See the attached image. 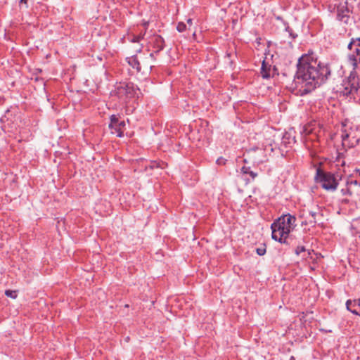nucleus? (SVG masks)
<instances>
[{
    "label": "nucleus",
    "instance_id": "nucleus-1",
    "mask_svg": "<svg viewBox=\"0 0 360 360\" xmlns=\"http://www.w3.org/2000/svg\"><path fill=\"white\" fill-rule=\"evenodd\" d=\"M330 76V65L319 61L313 52H309L298 60L294 82L302 94H307L325 84Z\"/></svg>",
    "mask_w": 360,
    "mask_h": 360
},
{
    "label": "nucleus",
    "instance_id": "nucleus-2",
    "mask_svg": "<svg viewBox=\"0 0 360 360\" xmlns=\"http://www.w3.org/2000/svg\"><path fill=\"white\" fill-rule=\"evenodd\" d=\"M340 138L342 140V148L337 149V158L344 155V152L347 148L355 147L360 141V129L359 126L345 120L341 124Z\"/></svg>",
    "mask_w": 360,
    "mask_h": 360
},
{
    "label": "nucleus",
    "instance_id": "nucleus-3",
    "mask_svg": "<svg viewBox=\"0 0 360 360\" xmlns=\"http://www.w3.org/2000/svg\"><path fill=\"white\" fill-rule=\"evenodd\" d=\"M295 221V217L290 214L280 217L271 225L272 238L281 243H287V238L294 229Z\"/></svg>",
    "mask_w": 360,
    "mask_h": 360
},
{
    "label": "nucleus",
    "instance_id": "nucleus-4",
    "mask_svg": "<svg viewBox=\"0 0 360 360\" xmlns=\"http://www.w3.org/2000/svg\"><path fill=\"white\" fill-rule=\"evenodd\" d=\"M314 181L320 184L321 187L327 191H334L338 186V181L335 175L330 172H325L320 167L316 168Z\"/></svg>",
    "mask_w": 360,
    "mask_h": 360
},
{
    "label": "nucleus",
    "instance_id": "nucleus-5",
    "mask_svg": "<svg viewBox=\"0 0 360 360\" xmlns=\"http://www.w3.org/2000/svg\"><path fill=\"white\" fill-rule=\"evenodd\" d=\"M340 89V91L344 96L354 95L360 89V78L357 76L356 70H353L347 81H345Z\"/></svg>",
    "mask_w": 360,
    "mask_h": 360
},
{
    "label": "nucleus",
    "instance_id": "nucleus-6",
    "mask_svg": "<svg viewBox=\"0 0 360 360\" xmlns=\"http://www.w3.org/2000/svg\"><path fill=\"white\" fill-rule=\"evenodd\" d=\"M302 133L304 136H309V139L314 141H319L324 135L325 131L321 124L314 120L304 126Z\"/></svg>",
    "mask_w": 360,
    "mask_h": 360
},
{
    "label": "nucleus",
    "instance_id": "nucleus-7",
    "mask_svg": "<svg viewBox=\"0 0 360 360\" xmlns=\"http://www.w3.org/2000/svg\"><path fill=\"white\" fill-rule=\"evenodd\" d=\"M336 8V19L345 25L351 24L353 21V18L351 17L352 9L349 8L348 2L346 1L339 4Z\"/></svg>",
    "mask_w": 360,
    "mask_h": 360
},
{
    "label": "nucleus",
    "instance_id": "nucleus-8",
    "mask_svg": "<svg viewBox=\"0 0 360 360\" xmlns=\"http://www.w3.org/2000/svg\"><path fill=\"white\" fill-rule=\"evenodd\" d=\"M117 93L119 96H126L127 98L139 97L141 94L140 89L132 82L121 83L117 87Z\"/></svg>",
    "mask_w": 360,
    "mask_h": 360
},
{
    "label": "nucleus",
    "instance_id": "nucleus-9",
    "mask_svg": "<svg viewBox=\"0 0 360 360\" xmlns=\"http://www.w3.org/2000/svg\"><path fill=\"white\" fill-rule=\"evenodd\" d=\"M347 49L351 51L347 56L348 60L352 69L355 70L360 64V45L354 40V38H352Z\"/></svg>",
    "mask_w": 360,
    "mask_h": 360
},
{
    "label": "nucleus",
    "instance_id": "nucleus-10",
    "mask_svg": "<svg viewBox=\"0 0 360 360\" xmlns=\"http://www.w3.org/2000/svg\"><path fill=\"white\" fill-rule=\"evenodd\" d=\"M125 125V122L124 120L120 121L117 115H112L110 116L109 128L111 129L112 134H116L118 137L123 136Z\"/></svg>",
    "mask_w": 360,
    "mask_h": 360
},
{
    "label": "nucleus",
    "instance_id": "nucleus-11",
    "mask_svg": "<svg viewBox=\"0 0 360 360\" xmlns=\"http://www.w3.org/2000/svg\"><path fill=\"white\" fill-rule=\"evenodd\" d=\"M252 150L259 151V153H258V155H259V156H264V157L277 156V157H278L279 155H281V156H284V155L283 153H281L280 148H277L276 146H274L271 143L265 146V147L264 148L257 147L255 148H252Z\"/></svg>",
    "mask_w": 360,
    "mask_h": 360
},
{
    "label": "nucleus",
    "instance_id": "nucleus-12",
    "mask_svg": "<svg viewBox=\"0 0 360 360\" xmlns=\"http://www.w3.org/2000/svg\"><path fill=\"white\" fill-rule=\"evenodd\" d=\"M153 47L155 51L150 53V57L154 58V53H159L165 47V40L160 35H155L152 39Z\"/></svg>",
    "mask_w": 360,
    "mask_h": 360
},
{
    "label": "nucleus",
    "instance_id": "nucleus-13",
    "mask_svg": "<svg viewBox=\"0 0 360 360\" xmlns=\"http://www.w3.org/2000/svg\"><path fill=\"white\" fill-rule=\"evenodd\" d=\"M347 309L352 314L360 316V298L358 300H348L346 302Z\"/></svg>",
    "mask_w": 360,
    "mask_h": 360
},
{
    "label": "nucleus",
    "instance_id": "nucleus-14",
    "mask_svg": "<svg viewBox=\"0 0 360 360\" xmlns=\"http://www.w3.org/2000/svg\"><path fill=\"white\" fill-rule=\"evenodd\" d=\"M277 71V69L274 66L272 69V76L275 74V72ZM271 65L269 64L266 60H263L262 67H261V75L263 78L268 79L271 76Z\"/></svg>",
    "mask_w": 360,
    "mask_h": 360
},
{
    "label": "nucleus",
    "instance_id": "nucleus-15",
    "mask_svg": "<svg viewBox=\"0 0 360 360\" xmlns=\"http://www.w3.org/2000/svg\"><path fill=\"white\" fill-rule=\"evenodd\" d=\"M129 65L136 70L137 72H141V66L139 60H138L136 56H133L131 57L127 58Z\"/></svg>",
    "mask_w": 360,
    "mask_h": 360
},
{
    "label": "nucleus",
    "instance_id": "nucleus-16",
    "mask_svg": "<svg viewBox=\"0 0 360 360\" xmlns=\"http://www.w3.org/2000/svg\"><path fill=\"white\" fill-rule=\"evenodd\" d=\"M310 218L309 219V223L310 224L315 225L319 223V221L320 220V218L322 217V214L318 211H310L309 212Z\"/></svg>",
    "mask_w": 360,
    "mask_h": 360
},
{
    "label": "nucleus",
    "instance_id": "nucleus-17",
    "mask_svg": "<svg viewBox=\"0 0 360 360\" xmlns=\"http://www.w3.org/2000/svg\"><path fill=\"white\" fill-rule=\"evenodd\" d=\"M306 248H304V246H302V245H300V246H297L295 249V254L297 255H302V258H306L307 257V254H306Z\"/></svg>",
    "mask_w": 360,
    "mask_h": 360
},
{
    "label": "nucleus",
    "instance_id": "nucleus-18",
    "mask_svg": "<svg viewBox=\"0 0 360 360\" xmlns=\"http://www.w3.org/2000/svg\"><path fill=\"white\" fill-rule=\"evenodd\" d=\"M241 172L243 174H249L252 179H255L257 176V174L252 171L250 167H247L245 165L241 168Z\"/></svg>",
    "mask_w": 360,
    "mask_h": 360
},
{
    "label": "nucleus",
    "instance_id": "nucleus-19",
    "mask_svg": "<svg viewBox=\"0 0 360 360\" xmlns=\"http://www.w3.org/2000/svg\"><path fill=\"white\" fill-rule=\"evenodd\" d=\"M5 295L11 297L12 299H15L18 297V291L17 290H6L5 291Z\"/></svg>",
    "mask_w": 360,
    "mask_h": 360
},
{
    "label": "nucleus",
    "instance_id": "nucleus-20",
    "mask_svg": "<svg viewBox=\"0 0 360 360\" xmlns=\"http://www.w3.org/2000/svg\"><path fill=\"white\" fill-rule=\"evenodd\" d=\"M165 162L163 161H159V162H157L156 160L155 161H153L151 162V164L150 165V167L151 169L154 168V167H164L165 166Z\"/></svg>",
    "mask_w": 360,
    "mask_h": 360
},
{
    "label": "nucleus",
    "instance_id": "nucleus-21",
    "mask_svg": "<svg viewBox=\"0 0 360 360\" xmlns=\"http://www.w3.org/2000/svg\"><path fill=\"white\" fill-rule=\"evenodd\" d=\"M176 30L179 32H183L186 30V25L182 22H179L176 26Z\"/></svg>",
    "mask_w": 360,
    "mask_h": 360
},
{
    "label": "nucleus",
    "instance_id": "nucleus-22",
    "mask_svg": "<svg viewBox=\"0 0 360 360\" xmlns=\"http://www.w3.org/2000/svg\"><path fill=\"white\" fill-rule=\"evenodd\" d=\"M256 252L259 255L262 256L266 253V248H257Z\"/></svg>",
    "mask_w": 360,
    "mask_h": 360
},
{
    "label": "nucleus",
    "instance_id": "nucleus-23",
    "mask_svg": "<svg viewBox=\"0 0 360 360\" xmlns=\"http://www.w3.org/2000/svg\"><path fill=\"white\" fill-rule=\"evenodd\" d=\"M141 39H143V35L139 34L137 36H134L131 41L132 42H139Z\"/></svg>",
    "mask_w": 360,
    "mask_h": 360
},
{
    "label": "nucleus",
    "instance_id": "nucleus-24",
    "mask_svg": "<svg viewBox=\"0 0 360 360\" xmlns=\"http://www.w3.org/2000/svg\"><path fill=\"white\" fill-rule=\"evenodd\" d=\"M225 160V159H217L216 163L217 165H224Z\"/></svg>",
    "mask_w": 360,
    "mask_h": 360
},
{
    "label": "nucleus",
    "instance_id": "nucleus-25",
    "mask_svg": "<svg viewBox=\"0 0 360 360\" xmlns=\"http://www.w3.org/2000/svg\"><path fill=\"white\" fill-rule=\"evenodd\" d=\"M283 139H288V143H290V133H285V135L283 136Z\"/></svg>",
    "mask_w": 360,
    "mask_h": 360
},
{
    "label": "nucleus",
    "instance_id": "nucleus-26",
    "mask_svg": "<svg viewBox=\"0 0 360 360\" xmlns=\"http://www.w3.org/2000/svg\"><path fill=\"white\" fill-rule=\"evenodd\" d=\"M231 55H232L231 52L227 51L226 53V57H227L228 58H230L231 57Z\"/></svg>",
    "mask_w": 360,
    "mask_h": 360
},
{
    "label": "nucleus",
    "instance_id": "nucleus-27",
    "mask_svg": "<svg viewBox=\"0 0 360 360\" xmlns=\"http://www.w3.org/2000/svg\"><path fill=\"white\" fill-rule=\"evenodd\" d=\"M354 40L360 45V37L354 38Z\"/></svg>",
    "mask_w": 360,
    "mask_h": 360
},
{
    "label": "nucleus",
    "instance_id": "nucleus-28",
    "mask_svg": "<svg viewBox=\"0 0 360 360\" xmlns=\"http://www.w3.org/2000/svg\"><path fill=\"white\" fill-rule=\"evenodd\" d=\"M290 35L292 37V39H295L297 37V34H294L292 32H290Z\"/></svg>",
    "mask_w": 360,
    "mask_h": 360
},
{
    "label": "nucleus",
    "instance_id": "nucleus-29",
    "mask_svg": "<svg viewBox=\"0 0 360 360\" xmlns=\"http://www.w3.org/2000/svg\"><path fill=\"white\" fill-rule=\"evenodd\" d=\"M286 31L288 32L289 33L292 32V29L288 26L286 28H285Z\"/></svg>",
    "mask_w": 360,
    "mask_h": 360
},
{
    "label": "nucleus",
    "instance_id": "nucleus-30",
    "mask_svg": "<svg viewBox=\"0 0 360 360\" xmlns=\"http://www.w3.org/2000/svg\"><path fill=\"white\" fill-rule=\"evenodd\" d=\"M27 0H20V3L21 4H22V3L25 4L26 6H27Z\"/></svg>",
    "mask_w": 360,
    "mask_h": 360
},
{
    "label": "nucleus",
    "instance_id": "nucleus-31",
    "mask_svg": "<svg viewBox=\"0 0 360 360\" xmlns=\"http://www.w3.org/2000/svg\"><path fill=\"white\" fill-rule=\"evenodd\" d=\"M187 22H188V24H192V20H191V19H188V20H187Z\"/></svg>",
    "mask_w": 360,
    "mask_h": 360
},
{
    "label": "nucleus",
    "instance_id": "nucleus-32",
    "mask_svg": "<svg viewBox=\"0 0 360 360\" xmlns=\"http://www.w3.org/2000/svg\"><path fill=\"white\" fill-rule=\"evenodd\" d=\"M243 162H244V163H245V164H247V163H248V161H247V160H246V159H244V161H243Z\"/></svg>",
    "mask_w": 360,
    "mask_h": 360
},
{
    "label": "nucleus",
    "instance_id": "nucleus-33",
    "mask_svg": "<svg viewBox=\"0 0 360 360\" xmlns=\"http://www.w3.org/2000/svg\"><path fill=\"white\" fill-rule=\"evenodd\" d=\"M356 172H359V174H360V169H356Z\"/></svg>",
    "mask_w": 360,
    "mask_h": 360
},
{
    "label": "nucleus",
    "instance_id": "nucleus-34",
    "mask_svg": "<svg viewBox=\"0 0 360 360\" xmlns=\"http://www.w3.org/2000/svg\"><path fill=\"white\" fill-rule=\"evenodd\" d=\"M352 183L354 184H357V181H354Z\"/></svg>",
    "mask_w": 360,
    "mask_h": 360
},
{
    "label": "nucleus",
    "instance_id": "nucleus-35",
    "mask_svg": "<svg viewBox=\"0 0 360 360\" xmlns=\"http://www.w3.org/2000/svg\"><path fill=\"white\" fill-rule=\"evenodd\" d=\"M290 360H295L294 357H293V356H292V357L290 358Z\"/></svg>",
    "mask_w": 360,
    "mask_h": 360
},
{
    "label": "nucleus",
    "instance_id": "nucleus-36",
    "mask_svg": "<svg viewBox=\"0 0 360 360\" xmlns=\"http://www.w3.org/2000/svg\"><path fill=\"white\" fill-rule=\"evenodd\" d=\"M292 140L293 141V142H295V137H293Z\"/></svg>",
    "mask_w": 360,
    "mask_h": 360
}]
</instances>
